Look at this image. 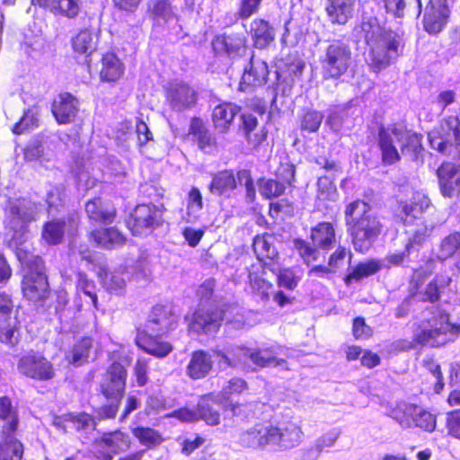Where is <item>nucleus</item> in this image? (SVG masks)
I'll list each match as a JSON object with an SVG mask.
<instances>
[{"label": "nucleus", "mask_w": 460, "mask_h": 460, "mask_svg": "<svg viewBox=\"0 0 460 460\" xmlns=\"http://www.w3.org/2000/svg\"><path fill=\"white\" fill-rule=\"evenodd\" d=\"M175 325L172 313L164 305H155L146 321L136 326L135 345L147 355L166 358L174 349L166 335Z\"/></svg>", "instance_id": "f257e3e1"}, {"label": "nucleus", "mask_w": 460, "mask_h": 460, "mask_svg": "<svg viewBox=\"0 0 460 460\" xmlns=\"http://www.w3.org/2000/svg\"><path fill=\"white\" fill-rule=\"evenodd\" d=\"M360 34L369 47L372 66L381 70L400 54L401 37L392 30L382 27L376 17L363 14Z\"/></svg>", "instance_id": "f03ea898"}, {"label": "nucleus", "mask_w": 460, "mask_h": 460, "mask_svg": "<svg viewBox=\"0 0 460 460\" xmlns=\"http://www.w3.org/2000/svg\"><path fill=\"white\" fill-rule=\"evenodd\" d=\"M16 256L25 272L21 281L22 296L29 303L38 307H43L50 298V288L44 260L31 254L28 250L16 247Z\"/></svg>", "instance_id": "7ed1b4c3"}, {"label": "nucleus", "mask_w": 460, "mask_h": 460, "mask_svg": "<svg viewBox=\"0 0 460 460\" xmlns=\"http://www.w3.org/2000/svg\"><path fill=\"white\" fill-rule=\"evenodd\" d=\"M128 369L119 360L112 361L102 374L97 391L106 403L94 408L98 420L115 419L126 393Z\"/></svg>", "instance_id": "20e7f679"}, {"label": "nucleus", "mask_w": 460, "mask_h": 460, "mask_svg": "<svg viewBox=\"0 0 460 460\" xmlns=\"http://www.w3.org/2000/svg\"><path fill=\"white\" fill-rule=\"evenodd\" d=\"M394 139L401 143L402 154L409 155L411 159H416L422 149L420 136L411 133L404 126H382L378 131V146L385 164H393L400 160L398 150L394 145Z\"/></svg>", "instance_id": "39448f33"}, {"label": "nucleus", "mask_w": 460, "mask_h": 460, "mask_svg": "<svg viewBox=\"0 0 460 460\" xmlns=\"http://www.w3.org/2000/svg\"><path fill=\"white\" fill-rule=\"evenodd\" d=\"M427 323L429 328L419 326V330L414 332L411 341H406L405 344L401 346L402 350L411 349L416 345L438 348L453 341L454 336L460 332V327L451 323L449 315L446 313H438L428 320Z\"/></svg>", "instance_id": "423d86ee"}, {"label": "nucleus", "mask_w": 460, "mask_h": 460, "mask_svg": "<svg viewBox=\"0 0 460 460\" xmlns=\"http://www.w3.org/2000/svg\"><path fill=\"white\" fill-rule=\"evenodd\" d=\"M429 272L422 270H414L408 282V296L421 303L437 304L441 300L442 295L449 289L452 278L448 275L437 274L427 282Z\"/></svg>", "instance_id": "0eeeda50"}, {"label": "nucleus", "mask_w": 460, "mask_h": 460, "mask_svg": "<svg viewBox=\"0 0 460 460\" xmlns=\"http://www.w3.org/2000/svg\"><path fill=\"white\" fill-rule=\"evenodd\" d=\"M318 61L325 80H338L352 65V50L349 43L332 40L320 50Z\"/></svg>", "instance_id": "6e6552de"}, {"label": "nucleus", "mask_w": 460, "mask_h": 460, "mask_svg": "<svg viewBox=\"0 0 460 460\" xmlns=\"http://www.w3.org/2000/svg\"><path fill=\"white\" fill-rule=\"evenodd\" d=\"M432 149L446 155H455L460 160V119L451 115L443 119L438 129L429 133Z\"/></svg>", "instance_id": "1a4fd4ad"}, {"label": "nucleus", "mask_w": 460, "mask_h": 460, "mask_svg": "<svg viewBox=\"0 0 460 460\" xmlns=\"http://www.w3.org/2000/svg\"><path fill=\"white\" fill-rule=\"evenodd\" d=\"M226 308L219 305L199 306L188 320V331L197 334L217 332L223 324Z\"/></svg>", "instance_id": "9d476101"}, {"label": "nucleus", "mask_w": 460, "mask_h": 460, "mask_svg": "<svg viewBox=\"0 0 460 460\" xmlns=\"http://www.w3.org/2000/svg\"><path fill=\"white\" fill-rule=\"evenodd\" d=\"M19 373L37 381H49L56 376L54 365L44 355L30 351L20 357L17 362Z\"/></svg>", "instance_id": "9b49d317"}, {"label": "nucleus", "mask_w": 460, "mask_h": 460, "mask_svg": "<svg viewBox=\"0 0 460 460\" xmlns=\"http://www.w3.org/2000/svg\"><path fill=\"white\" fill-rule=\"evenodd\" d=\"M283 437L284 433L280 428L257 423L252 428L243 431L241 434L240 440L246 447L265 448L268 446H279Z\"/></svg>", "instance_id": "f8f14e48"}, {"label": "nucleus", "mask_w": 460, "mask_h": 460, "mask_svg": "<svg viewBox=\"0 0 460 460\" xmlns=\"http://www.w3.org/2000/svg\"><path fill=\"white\" fill-rule=\"evenodd\" d=\"M347 224L354 230H379V221L370 214L369 206L362 200L350 203L345 211Z\"/></svg>", "instance_id": "ddd939ff"}, {"label": "nucleus", "mask_w": 460, "mask_h": 460, "mask_svg": "<svg viewBox=\"0 0 460 460\" xmlns=\"http://www.w3.org/2000/svg\"><path fill=\"white\" fill-rule=\"evenodd\" d=\"M449 13L447 0H429L423 17L425 31L429 34L440 32L447 22Z\"/></svg>", "instance_id": "4468645a"}, {"label": "nucleus", "mask_w": 460, "mask_h": 460, "mask_svg": "<svg viewBox=\"0 0 460 460\" xmlns=\"http://www.w3.org/2000/svg\"><path fill=\"white\" fill-rule=\"evenodd\" d=\"M429 206V199L421 191H412L410 199L398 200V212L403 226H410Z\"/></svg>", "instance_id": "2eb2a0df"}, {"label": "nucleus", "mask_w": 460, "mask_h": 460, "mask_svg": "<svg viewBox=\"0 0 460 460\" xmlns=\"http://www.w3.org/2000/svg\"><path fill=\"white\" fill-rule=\"evenodd\" d=\"M163 226L162 211L149 204L137 205L128 221L129 230L134 228H158Z\"/></svg>", "instance_id": "dca6fc26"}, {"label": "nucleus", "mask_w": 460, "mask_h": 460, "mask_svg": "<svg viewBox=\"0 0 460 460\" xmlns=\"http://www.w3.org/2000/svg\"><path fill=\"white\" fill-rule=\"evenodd\" d=\"M213 367L214 361L208 351L202 349H195L191 352L186 366V375L192 380H200L210 374Z\"/></svg>", "instance_id": "f3484780"}, {"label": "nucleus", "mask_w": 460, "mask_h": 460, "mask_svg": "<svg viewBox=\"0 0 460 460\" xmlns=\"http://www.w3.org/2000/svg\"><path fill=\"white\" fill-rule=\"evenodd\" d=\"M78 105L77 99L71 93H60L52 105V113L58 123H72L78 113Z\"/></svg>", "instance_id": "a211bd4d"}, {"label": "nucleus", "mask_w": 460, "mask_h": 460, "mask_svg": "<svg viewBox=\"0 0 460 460\" xmlns=\"http://www.w3.org/2000/svg\"><path fill=\"white\" fill-rule=\"evenodd\" d=\"M196 100V93L186 84H172L167 90V101L172 109L176 111L190 108Z\"/></svg>", "instance_id": "6ab92c4d"}, {"label": "nucleus", "mask_w": 460, "mask_h": 460, "mask_svg": "<svg viewBox=\"0 0 460 460\" xmlns=\"http://www.w3.org/2000/svg\"><path fill=\"white\" fill-rule=\"evenodd\" d=\"M212 47L217 54L235 58L246 50L245 37L239 33L217 35L212 40Z\"/></svg>", "instance_id": "aec40b11"}, {"label": "nucleus", "mask_w": 460, "mask_h": 460, "mask_svg": "<svg viewBox=\"0 0 460 460\" xmlns=\"http://www.w3.org/2000/svg\"><path fill=\"white\" fill-rule=\"evenodd\" d=\"M269 70L266 62L252 58L249 67L244 69L239 84V90L245 92L251 88L262 85L266 82Z\"/></svg>", "instance_id": "412c9836"}, {"label": "nucleus", "mask_w": 460, "mask_h": 460, "mask_svg": "<svg viewBox=\"0 0 460 460\" xmlns=\"http://www.w3.org/2000/svg\"><path fill=\"white\" fill-rule=\"evenodd\" d=\"M221 405L220 399L210 392L201 395L196 405L198 420H202L206 424L217 426L221 420V415L216 406Z\"/></svg>", "instance_id": "4be33fe9"}, {"label": "nucleus", "mask_w": 460, "mask_h": 460, "mask_svg": "<svg viewBox=\"0 0 460 460\" xmlns=\"http://www.w3.org/2000/svg\"><path fill=\"white\" fill-rule=\"evenodd\" d=\"M356 0H326L325 11L332 24L344 25L354 14Z\"/></svg>", "instance_id": "5701e85b"}, {"label": "nucleus", "mask_w": 460, "mask_h": 460, "mask_svg": "<svg viewBox=\"0 0 460 460\" xmlns=\"http://www.w3.org/2000/svg\"><path fill=\"white\" fill-rule=\"evenodd\" d=\"M53 157V152L39 139L31 140L24 148V159L36 168L49 169Z\"/></svg>", "instance_id": "b1692460"}, {"label": "nucleus", "mask_w": 460, "mask_h": 460, "mask_svg": "<svg viewBox=\"0 0 460 460\" xmlns=\"http://www.w3.org/2000/svg\"><path fill=\"white\" fill-rule=\"evenodd\" d=\"M438 177L444 196L451 197L460 191V169L454 164H442L438 169Z\"/></svg>", "instance_id": "393cba45"}, {"label": "nucleus", "mask_w": 460, "mask_h": 460, "mask_svg": "<svg viewBox=\"0 0 460 460\" xmlns=\"http://www.w3.org/2000/svg\"><path fill=\"white\" fill-rule=\"evenodd\" d=\"M0 430L5 437L18 430L20 419L17 410L13 406L12 399L7 395L0 396Z\"/></svg>", "instance_id": "a878e982"}, {"label": "nucleus", "mask_w": 460, "mask_h": 460, "mask_svg": "<svg viewBox=\"0 0 460 460\" xmlns=\"http://www.w3.org/2000/svg\"><path fill=\"white\" fill-rule=\"evenodd\" d=\"M240 111L241 108L233 102H222L217 105L212 112L215 128L220 133H226Z\"/></svg>", "instance_id": "bb28decb"}, {"label": "nucleus", "mask_w": 460, "mask_h": 460, "mask_svg": "<svg viewBox=\"0 0 460 460\" xmlns=\"http://www.w3.org/2000/svg\"><path fill=\"white\" fill-rule=\"evenodd\" d=\"M146 13L155 23L165 24L176 17L175 10L170 0H148Z\"/></svg>", "instance_id": "cd10ccee"}, {"label": "nucleus", "mask_w": 460, "mask_h": 460, "mask_svg": "<svg viewBox=\"0 0 460 460\" xmlns=\"http://www.w3.org/2000/svg\"><path fill=\"white\" fill-rule=\"evenodd\" d=\"M85 211L91 220L104 225L112 223L115 217V209L103 203L100 198L89 200L85 204Z\"/></svg>", "instance_id": "c85d7f7f"}, {"label": "nucleus", "mask_w": 460, "mask_h": 460, "mask_svg": "<svg viewBox=\"0 0 460 460\" xmlns=\"http://www.w3.org/2000/svg\"><path fill=\"white\" fill-rule=\"evenodd\" d=\"M15 434L5 437L4 430H0V460H22L24 446L15 438Z\"/></svg>", "instance_id": "c756f323"}, {"label": "nucleus", "mask_w": 460, "mask_h": 460, "mask_svg": "<svg viewBox=\"0 0 460 460\" xmlns=\"http://www.w3.org/2000/svg\"><path fill=\"white\" fill-rule=\"evenodd\" d=\"M236 188V179L232 170H224L214 174L209 184V190L217 196L229 197Z\"/></svg>", "instance_id": "7c9ffc66"}, {"label": "nucleus", "mask_w": 460, "mask_h": 460, "mask_svg": "<svg viewBox=\"0 0 460 460\" xmlns=\"http://www.w3.org/2000/svg\"><path fill=\"white\" fill-rule=\"evenodd\" d=\"M97 35L88 29L80 31L71 39L74 52L86 57L92 55L97 49Z\"/></svg>", "instance_id": "2f4dec72"}, {"label": "nucleus", "mask_w": 460, "mask_h": 460, "mask_svg": "<svg viewBox=\"0 0 460 460\" xmlns=\"http://www.w3.org/2000/svg\"><path fill=\"white\" fill-rule=\"evenodd\" d=\"M382 266L379 261L370 259L367 261L358 262L352 270L348 272L343 281L347 287L350 286L353 282L359 281L364 278H367L378 272Z\"/></svg>", "instance_id": "473e14b6"}, {"label": "nucleus", "mask_w": 460, "mask_h": 460, "mask_svg": "<svg viewBox=\"0 0 460 460\" xmlns=\"http://www.w3.org/2000/svg\"><path fill=\"white\" fill-rule=\"evenodd\" d=\"M189 134L198 142L199 147L209 153L216 146V140L200 119L193 118L190 121Z\"/></svg>", "instance_id": "72a5a7b5"}, {"label": "nucleus", "mask_w": 460, "mask_h": 460, "mask_svg": "<svg viewBox=\"0 0 460 460\" xmlns=\"http://www.w3.org/2000/svg\"><path fill=\"white\" fill-rule=\"evenodd\" d=\"M131 433L146 449H154L165 441L159 430L147 426L138 425L131 429Z\"/></svg>", "instance_id": "f704fd0d"}, {"label": "nucleus", "mask_w": 460, "mask_h": 460, "mask_svg": "<svg viewBox=\"0 0 460 460\" xmlns=\"http://www.w3.org/2000/svg\"><path fill=\"white\" fill-rule=\"evenodd\" d=\"M251 33L258 49H264L274 40L273 28L263 19L257 18L251 22Z\"/></svg>", "instance_id": "c9c22d12"}, {"label": "nucleus", "mask_w": 460, "mask_h": 460, "mask_svg": "<svg viewBox=\"0 0 460 460\" xmlns=\"http://www.w3.org/2000/svg\"><path fill=\"white\" fill-rule=\"evenodd\" d=\"M416 410H418L416 403L402 402L390 410L389 416L402 428L411 429L414 426Z\"/></svg>", "instance_id": "e433bc0d"}, {"label": "nucleus", "mask_w": 460, "mask_h": 460, "mask_svg": "<svg viewBox=\"0 0 460 460\" xmlns=\"http://www.w3.org/2000/svg\"><path fill=\"white\" fill-rule=\"evenodd\" d=\"M90 239L94 242L96 247L105 250L122 247L127 240L121 232H90Z\"/></svg>", "instance_id": "4c0bfd02"}, {"label": "nucleus", "mask_w": 460, "mask_h": 460, "mask_svg": "<svg viewBox=\"0 0 460 460\" xmlns=\"http://www.w3.org/2000/svg\"><path fill=\"white\" fill-rule=\"evenodd\" d=\"M306 28L302 21L290 19L285 24L282 43L288 47H296L304 40Z\"/></svg>", "instance_id": "58836bf2"}, {"label": "nucleus", "mask_w": 460, "mask_h": 460, "mask_svg": "<svg viewBox=\"0 0 460 460\" xmlns=\"http://www.w3.org/2000/svg\"><path fill=\"white\" fill-rule=\"evenodd\" d=\"M102 67L100 72L102 80L114 82L118 80L124 72V66L120 60L112 53L103 56L102 60Z\"/></svg>", "instance_id": "ea45409f"}, {"label": "nucleus", "mask_w": 460, "mask_h": 460, "mask_svg": "<svg viewBox=\"0 0 460 460\" xmlns=\"http://www.w3.org/2000/svg\"><path fill=\"white\" fill-rule=\"evenodd\" d=\"M249 390L248 382L240 376H233L226 381L219 392L218 398L221 401L233 400Z\"/></svg>", "instance_id": "a19ab883"}, {"label": "nucleus", "mask_w": 460, "mask_h": 460, "mask_svg": "<svg viewBox=\"0 0 460 460\" xmlns=\"http://www.w3.org/2000/svg\"><path fill=\"white\" fill-rule=\"evenodd\" d=\"M93 347V340L90 337H82L79 339L69 350L66 360L69 364H81L86 362L90 349Z\"/></svg>", "instance_id": "79ce46f5"}, {"label": "nucleus", "mask_w": 460, "mask_h": 460, "mask_svg": "<svg viewBox=\"0 0 460 460\" xmlns=\"http://www.w3.org/2000/svg\"><path fill=\"white\" fill-rule=\"evenodd\" d=\"M253 364L260 367H277L286 363L284 358H278L270 348L259 349L249 355Z\"/></svg>", "instance_id": "37998d69"}, {"label": "nucleus", "mask_w": 460, "mask_h": 460, "mask_svg": "<svg viewBox=\"0 0 460 460\" xmlns=\"http://www.w3.org/2000/svg\"><path fill=\"white\" fill-rule=\"evenodd\" d=\"M422 366L436 378V382L432 387L433 393L435 394H440L444 391L446 385L440 364L433 356H429L423 358Z\"/></svg>", "instance_id": "c03bdc74"}, {"label": "nucleus", "mask_w": 460, "mask_h": 460, "mask_svg": "<svg viewBox=\"0 0 460 460\" xmlns=\"http://www.w3.org/2000/svg\"><path fill=\"white\" fill-rule=\"evenodd\" d=\"M20 324L18 321L0 320V343L14 347L19 342Z\"/></svg>", "instance_id": "a18cd8bd"}, {"label": "nucleus", "mask_w": 460, "mask_h": 460, "mask_svg": "<svg viewBox=\"0 0 460 460\" xmlns=\"http://www.w3.org/2000/svg\"><path fill=\"white\" fill-rule=\"evenodd\" d=\"M437 414L428 409H422L418 406L414 415L413 428L420 429L426 432L431 433L437 428Z\"/></svg>", "instance_id": "49530a36"}, {"label": "nucleus", "mask_w": 460, "mask_h": 460, "mask_svg": "<svg viewBox=\"0 0 460 460\" xmlns=\"http://www.w3.org/2000/svg\"><path fill=\"white\" fill-rule=\"evenodd\" d=\"M126 437V434L119 429L105 431L93 440V445H102L110 450H118L119 452V446L125 442Z\"/></svg>", "instance_id": "de8ad7c7"}, {"label": "nucleus", "mask_w": 460, "mask_h": 460, "mask_svg": "<svg viewBox=\"0 0 460 460\" xmlns=\"http://www.w3.org/2000/svg\"><path fill=\"white\" fill-rule=\"evenodd\" d=\"M439 252L438 258L441 261L460 252V232H452L446 236L440 243Z\"/></svg>", "instance_id": "09e8293b"}, {"label": "nucleus", "mask_w": 460, "mask_h": 460, "mask_svg": "<svg viewBox=\"0 0 460 460\" xmlns=\"http://www.w3.org/2000/svg\"><path fill=\"white\" fill-rule=\"evenodd\" d=\"M75 288L90 297L93 308H98V296L95 292L96 285L83 271H79L76 274Z\"/></svg>", "instance_id": "8fccbe9b"}, {"label": "nucleus", "mask_w": 460, "mask_h": 460, "mask_svg": "<svg viewBox=\"0 0 460 460\" xmlns=\"http://www.w3.org/2000/svg\"><path fill=\"white\" fill-rule=\"evenodd\" d=\"M79 10L77 0H53L50 12L68 19H74L77 16Z\"/></svg>", "instance_id": "3c124183"}, {"label": "nucleus", "mask_w": 460, "mask_h": 460, "mask_svg": "<svg viewBox=\"0 0 460 460\" xmlns=\"http://www.w3.org/2000/svg\"><path fill=\"white\" fill-rule=\"evenodd\" d=\"M286 186L280 181L271 179H261L259 181V191L266 199L279 197L284 194Z\"/></svg>", "instance_id": "603ef678"}, {"label": "nucleus", "mask_w": 460, "mask_h": 460, "mask_svg": "<svg viewBox=\"0 0 460 460\" xmlns=\"http://www.w3.org/2000/svg\"><path fill=\"white\" fill-rule=\"evenodd\" d=\"M242 119V130L245 135L249 142L255 144L261 143L266 138V134L261 133V135L254 134L255 139H252V132L256 128L258 125L257 118L251 113H244L241 116Z\"/></svg>", "instance_id": "864d4df0"}, {"label": "nucleus", "mask_w": 460, "mask_h": 460, "mask_svg": "<svg viewBox=\"0 0 460 460\" xmlns=\"http://www.w3.org/2000/svg\"><path fill=\"white\" fill-rule=\"evenodd\" d=\"M148 371V359L144 358H137L133 367V376L135 379L132 383V385H136L138 387H143L146 385L149 382Z\"/></svg>", "instance_id": "5fc2aeb1"}, {"label": "nucleus", "mask_w": 460, "mask_h": 460, "mask_svg": "<svg viewBox=\"0 0 460 460\" xmlns=\"http://www.w3.org/2000/svg\"><path fill=\"white\" fill-rule=\"evenodd\" d=\"M332 175L321 176L317 181V199L320 200H333L337 195L336 187L331 179Z\"/></svg>", "instance_id": "6e6d98bb"}, {"label": "nucleus", "mask_w": 460, "mask_h": 460, "mask_svg": "<svg viewBox=\"0 0 460 460\" xmlns=\"http://www.w3.org/2000/svg\"><path fill=\"white\" fill-rule=\"evenodd\" d=\"M96 416L87 413L85 411H80L77 413L71 412L70 422L74 426L76 431L86 429L89 427L94 430L97 428Z\"/></svg>", "instance_id": "4d7b16f0"}, {"label": "nucleus", "mask_w": 460, "mask_h": 460, "mask_svg": "<svg viewBox=\"0 0 460 460\" xmlns=\"http://www.w3.org/2000/svg\"><path fill=\"white\" fill-rule=\"evenodd\" d=\"M445 427L449 437L460 440V408L446 413Z\"/></svg>", "instance_id": "13d9d810"}, {"label": "nucleus", "mask_w": 460, "mask_h": 460, "mask_svg": "<svg viewBox=\"0 0 460 460\" xmlns=\"http://www.w3.org/2000/svg\"><path fill=\"white\" fill-rule=\"evenodd\" d=\"M300 278L289 268L282 269L277 275V284L279 288L294 290L298 286Z\"/></svg>", "instance_id": "bf43d9fd"}, {"label": "nucleus", "mask_w": 460, "mask_h": 460, "mask_svg": "<svg viewBox=\"0 0 460 460\" xmlns=\"http://www.w3.org/2000/svg\"><path fill=\"white\" fill-rule=\"evenodd\" d=\"M77 228V215H71L67 221L65 218H52L46 222L43 230H75Z\"/></svg>", "instance_id": "052dcab7"}, {"label": "nucleus", "mask_w": 460, "mask_h": 460, "mask_svg": "<svg viewBox=\"0 0 460 460\" xmlns=\"http://www.w3.org/2000/svg\"><path fill=\"white\" fill-rule=\"evenodd\" d=\"M261 2L262 0H239L236 16L242 20H248L259 12Z\"/></svg>", "instance_id": "680f3d73"}, {"label": "nucleus", "mask_w": 460, "mask_h": 460, "mask_svg": "<svg viewBox=\"0 0 460 460\" xmlns=\"http://www.w3.org/2000/svg\"><path fill=\"white\" fill-rule=\"evenodd\" d=\"M252 292L262 300L267 301L272 292L273 284L261 277H254L250 280Z\"/></svg>", "instance_id": "e2e57ef3"}, {"label": "nucleus", "mask_w": 460, "mask_h": 460, "mask_svg": "<svg viewBox=\"0 0 460 460\" xmlns=\"http://www.w3.org/2000/svg\"><path fill=\"white\" fill-rule=\"evenodd\" d=\"M373 329L367 324L362 316H357L352 322V335L355 340H368L373 336Z\"/></svg>", "instance_id": "0e129e2a"}, {"label": "nucleus", "mask_w": 460, "mask_h": 460, "mask_svg": "<svg viewBox=\"0 0 460 460\" xmlns=\"http://www.w3.org/2000/svg\"><path fill=\"white\" fill-rule=\"evenodd\" d=\"M294 243L296 249L298 251L299 255L306 265H310L313 261L318 259V252L316 248L312 247L308 243L302 239H296Z\"/></svg>", "instance_id": "69168bd1"}, {"label": "nucleus", "mask_w": 460, "mask_h": 460, "mask_svg": "<svg viewBox=\"0 0 460 460\" xmlns=\"http://www.w3.org/2000/svg\"><path fill=\"white\" fill-rule=\"evenodd\" d=\"M323 116L316 111H306L301 120V128L308 132H315L318 130Z\"/></svg>", "instance_id": "338daca9"}, {"label": "nucleus", "mask_w": 460, "mask_h": 460, "mask_svg": "<svg viewBox=\"0 0 460 460\" xmlns=\"http://www.w3.org/2000/svg\"><path fill=\"white\" fill-rule=\"evenodd\" d=\"M38 119L35 112L29 109L24 111L23 116L21 118L13 128V133L22 134L26 130H30L37 126Z\"/></svg>", "instance_id": "774afa93"}]
</instances>
